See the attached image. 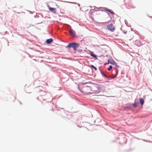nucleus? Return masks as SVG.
<instances>
[{
	"label": "nucleus",
	"mask_w": 152,
	"mask_h": 152,
	"mask_svg": "<svg viewBox=\"0 0 152 152\" xmlns=\"http://www.w3.org/2000/svg\"><path fill=\"white\" fill-rule=\"evenodd\" d=\"M91 90V88L90 86H87L83 87L80 91L85 94H89L93 93L90 92Z\"/></svg>",
	"instance_id": "1"
},
{
	"label": "nucleus",
	"mask_w": 152,
	"mask_h": 152,
	"mask_svg": "<svg viewBox=\"0 0 152 152\" xmlns=\"http://www.w3.org/2000/svg\"><path fill=\"white\" fill-rule=\"evenodd\" d=\"M79 46V44L78 43H72L69 44L68 45V47H72L75 50H76L77 48Z\"/></svg>",
	"instance_id": "2"
},
{
	"label": "nucleus",
	"mask_w": 152,
	"mask_h": 152,
	"mask_svg": "<svg viewBox=\"0 0 152 152\" xmlns=\"http://www.w3.org/2000/svg\"><path fill=\"white\" fill-rule=\"evenodd\" d=\"M107 28L109 30L112 32L113 31L115 30V28L112 23L109 24L107 26Z\"/></svg>",
	"instance_id": "3"
},
{
	"label": "nucleus",
	"mask_w": 152,
	"mask_h": 152,
	"mask_svg": "<svg viewBox=\"0 0 152 152\" xmlns=\"http://www.w3.org/2000/svg\"><path fill=\"white\" fill-rule=\"evenodd\" d=\"M108 64H110L113 65H115L118 67L116 64V63L112 59H109L108 60Z\"/></svg>",
	"instance_id": "4"
},
{
	"label": "nucleus",
	"mask_w": 152,
	"mask_h": 152,
	"mask_svg": "<svg viewBox=\"0 0 152 152\" xmlns=\"http://www.w3.org/2000/svg\"><path fill=\"white\" fill-rule=\"evenodd\" d=\"M69 33L73 37H75V31L72 29L70 30Z\"/></svg>",
	"instance_id": "5"
},
{
	"label": "nucleus",
	"mask_w": 152,
	"mask_h": 152,
	"mask_svg": "<svg viewBox=\"0 0 152 152\" xmlns=\"http://www.w3.org/2000/svg\"><path fill=\"white\" fill-rule=\"evenodd\" d=\"M49 9L50 11L53 13H56V9L54 8L49 7Z\"/></svg>",
	"instance_id": "6"
},
{
	"label": "nucleus",
	"mask_w": 152,
	"mask_h": 152,
	"mask_svg": "<svg viewBox=\"0 0 152 152\" xmlns=\"http://www.w3.org/2000/svg\"><path fill=\"white\" fill-rule=\"evenodd\" d=\"M53 41V39H48L46 41V42L47 44H50Z\"/></svg>",
	"instance_id": "7"
},
{
	"label": "nucleus",
	"mask_w": 152,
	"mask_h": 152,
	"mask_svg": "<svg viewBox=\"0 0 152 152\" xmlns=\"http://www.w3.org/2000/svg\"><path fill=\"white\" fill-rule=\"evenodd\" d=\"M105 10L109 12L112 15H113L114 14V13L111 10L107 9V8L105 9Z\"/></svg>",
	"instance_id": "8"
},
{
	"label": "nucleus",
	"mask_w": 152,
	"mask_h": 152,
	"mask_svg": "<svg viewBox=\"0 0 152 152\" xmlns=\"http://www.w3.org/2000/svg\"><path fill=\"white\" fill-rule=\"evenodd\" d=\"M140 101L142 105H143L144 103V100L143 99H140Z\"/></svg>",
	"instance_id": "9"
},
{
	"label": "nucleus",
	"mask_w": 152,
	"mask_h": 152,
	"mask_svg": "<svg viewBox=\"0 0 152 152\" xmlns=\"http://www.w3.org/2000/svg\"><path fill=\"white\" fill-rule=\"evenodd\" d=\"M112 66H110L109 67L107 68V70L109 71H110L112 69Z\"/></svg>",
	"instance_id": "10"
},
{
	"label": "nucleus",
	"mask_w": 152,
	"mask_h": 152,
	"mask_svg": "<svg viewBox=\"0 0 152 152\" xmlns=\"http://www.w3.org/2000/svg\"><path fill=\"white\" fill-rule=\"evenodd\" d=\"M134 107H137V104L136 102H135L134 104H133Z\"/></svg>",
	"instance_id": "11"
},
{
	"label": "nucleus",
	"mask_w": 152,
	"mask_h": 152,
	"mask_svg": "<svg viewBox=\"0 0 152 152\" xmlns=\"http://www.w3.org/2000/svg\"><path fill=\"white\" fill-rule=\"evenodd\" d=\"M91 56L93 57L94 58H96V56L95 55V54H91Z\"/></svg>",
	"instance_id": "12"
},
{
	"label": "nucleus",
	"mask_w": 152,
	"mask_h": 152,
	"mask_svg": "<svg viewBox=\"0 0 152 152\" xmlns=\"http://www.w3.org/2000/svg\"><path fill=\"white\" fill-rule=\"evenodd\" d=\"M91 66L95 70H97L96 68V67H95V66H94L92 65Z\"/></svg>",
	"instance_id": "13"
},
{
	"label": "nucleus",
	"mask_w": 152,
	"mask_h": 152,
	"mask_svg": "<svg viewBox=\"0 0 152 152\" xmlns=\"http://www.w3.org/2000/svg\"><path fill=\"white\" fill-rule=\"evenodd\" d=\"M116 75H115V76L113 77H108V78H109V79H111V78H113L115 77Z\"/></svg>",
	"instance_id": "14"
},
{
	"label": "nucleus",
	"mask_w": 152,
	"mask_h": 152,
	"mask_svg": "<svg viewBox=\"0 0 152 152\" xmlns=\"http://www.w3.org/2000/svg\"><path fill=\"white\" fill-rule=\"evenodd\" d=\"M102 75L105 77H107V76L106 75L103 73H102Z\"/></svg>",
	"instance_id": "15"
},
{
	"label": "nucleus",
	"mask_w": 152,
	"mask_h": 152,
	"mask_svg": "<svg viewBox=\"0 0 152 152\" xmlns=\"http://www.w3.org/2000/svg\"><path fill=\"white\" fill-rule=\"evenodd\" d=\"M96 87L97 88H98V90H100V88H101V87L97 86Z\"/></svg>",
	"instance_id": "16"
},
{
	"label": "nucleus",
	"mask_w": 152,
	"mask_h": 152,
	"mask_svg": "<svg viewBox=\"0 0 152 152\" xmlns=\"http://www.w3.org/2000/svg\"><path fill=\"white\" fill-rule=\"evenodd\" d=\"M150 17L151 18V17Z\"/></svg>",
	"instance_id": "17"
}]
</instances>
